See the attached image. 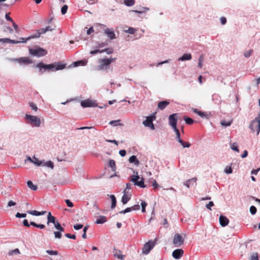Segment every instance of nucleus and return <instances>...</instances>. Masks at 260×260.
<instances>
[{
  "mask_svg": "<svg viewBox=\"0 0 260 260\" xmlns=\"http://www.w3.org/2000/svg\"><path fill=\"white\" fill-rule=\"evenodd\" d=\"M36 67L39 68L40 71L42 73H44L45 71L54 72L63 69L66 67V64H62L59 62H55L49 64L39 62L36 64Z\"/></svg>",
  "mask_w": 260,
  "mask_h": 260,
  "instance_id": "nucleus-1",
  "label": "nucleus"
},
{
  "mask_svg": "<svg viewBox=\"0 0 260 260\" xmlns=\"http://www.w3.org/2000/svg\"><path fill=\"white\" fill-rule=\"evenodd\" d=\"M115 58H103L98 61L99 66L97 70L99 71H108L110 69V64L115 60Z\"/></svg>",
  "mask_w": 260,
  "mask_h": 260,
  "instance_id": "nucleus-2",
  "label": "nucleus"
},
{
  "mask_svg": "<svg viewBox=\"0 0 260 260\" xmlns=\"http://www.w3.org/2000/svg\"><path fill=\"white\" fill-rule=\"evenodd\" d=\"M133 173L134 175L131 177V181L134 183L135 185L145 188L146 185L144 184V178L139 177L137 171L133 170Z\"/></svg>",
  "mask_w": 260,
  "mask_h": 260,
  "instance_id": "nucleus-3",
  "label": "nucleus"
},
{
  "mask_svg": "<svg viewBox=\"0 0 260 260\" xmlns=\"http://www.w3.org/2000/svg\"><path fill=\"white\" fill-rule=\"evenodd\" d=\"M25 118L28 123L36 127H40L41 125V120L39 117L37 116L26 114Z\"/></svg>",
  "mask_w": 260,
  "mask_h": 260,
  "instance_id": "nucleus-4",
  "label": "nucleus"
},
{
  "mask_svg": "<svg viewBox=\"0 0 260 260\" xmlns=\"http://www.w3.org/2000/svg\"><path fill=\"white\" fill-rule=\"evenodd\" d=\"M29 52L31 55L38 57L44 56L47 53L45 49L40 47L36 49L30 48Z\"/></svg>",
  "mask_w": 260,
  "mask_h": 260,
  "instance_id": "nucleus-5",
  "label": "nucleus"
},
{
  "mask_svg": "<svg viewBox=\"0 0 260 260\" xmlns=\"http://www.w3.org/2000/svg\"><path fill=\"white\" fill-rule=\"evenodd\" d=\"M155 244V241L152 240H150L146 243L142 248V253L144 254H148L151 250L153 248Z\"/></svg>",
  "mask_w": 260,
  "mask_h": 260,
  "instance_id": "nucleus-6",
  "label": "nucleus"
},
{
  "mask_svg": "<svg viewBox=\"0 0 260 260\" xmlns=\"http://www.w3.org/2000/svg\"><path fill=\"white\" fill-rule=\"evenodd\" d=\"M155 118L154 115L147 116L146 119L143 121V124L146 126L150 128L151 129H154L155 127L153 123V120Z\"/></svg>",
  "mask_w": 260,
  "mask_h": 260,
  "instance_id": "nucleus-7",
  "label": "nucleus"
},
{
  "mask_svg": "<svg viewBox=\"0 0 260 260\" xmlns=\"http://www.w3.org/2000/svg\"><path fill=\"white\" fill-rule=\"evenodd\" d=\"M98 105L96 101L91 99H87L81 102V106L83 108L94 107Z\"/></svg>",
  "mask_w": 260,
  "mask_h": 260,
  "instance_id": "nucleus-8",
  "label": "nucleus"
},
{
  "mask_svg": "<svg viewBox=\"0 0 260 260\" xmlns=\"http://www.w3.org/2000/svg\"><path fill=\"white\" fill-rule=\"evenodd\" d=\"M184 242L182 237L179 234H175L173 239V244L176 247L180 246Z\"/></svg>",
  "mask_w": 260,
  "mask_h": 260,
  "instance_id": "nucleus-9",
  "label": "nucleus"
},
{
  "mask_svg": "<svg viewBox=\"0 0 260 260\" xmlns=\"http://www.w3.org/2000/svg\"><path fill=\"white\" fill-rule=\"evenodd\" d=\"M177 115V113H174L173 114H171L169 117V124L170 126L172 127L173 129H174L176 127V124H177V118L176 116Z\"/></svg>",
  "mask_w": 260,
  "mask_h": 260,
  "instance_id": "nucleus-10",
  "label": "nucleus"
},
{
  "mask_svg": "<svg viewBox=\"0 0 260 260\" xmlns=\"http://www.w3.org/2000/svg\"><path fill=\"white\" fill-rule=\"evenodd\" d=\"M183 254V250L181 249H177L172 252V256L176 259H180Z\"/></svg>",
  "mask_w": 260,
  "mask_h": 260,
  "instance_id": "nucleus-11",
  "label": "nucleus"
},
{
  "mask_svg": "<svg viewBox=\"0 0 260 260\" xmlns=\"http://www.w3.org/2000/svg\"><path fill=\"white\" fill-rule=\"evenodd\" d=\"M104 33L110 39L113 40L115 39V34L112 29L106 28L104 30Z\"/></svg>",
  "mask_w": 260,
  "mask_h": 260,
  "instance_id": "nucleus-12",
  "label": "nucleus"
},
{
  "mask_svg": "<svg viewBox=\"0 0 260 260\" xmlns=\"http://www.w3.org/2000/svg\"><path fill=\"white\" fill-rule=\"evenodd\" d=\"M219 221L220 224L222 226H225L227 225L229 222V220L228 218L224 216L220 215L219 218Z\"/></svg>",
  "mask_w": 260,
  "mask_h": 260,
  "instance_id": "nucleus-13",
  "label": "nucleus"
},
{
  "mask_svg": "<svg viewBox=\"0 0 260 260\" xmlns=\"http://www.w3.org/2000/svg\"><path fill=\"white\" fill-rule=\"evenodd\" d=\"M113 255L115 257L121 260H123L125 257V255L121 254L120 250L115 248H114L113 249Z\"/></svg>",
  "mask_w": 260,
  "mask_h": 260,
  "instance_id": "nucleus-14",
  "label": "nucleus"
},
{
  "mask_svg": "<svg viewBox=\"0 0 260 260\" xmlns=\"http://www.w3.org/2000/svg\"><path fill=\"white\" fill-rule=\"evenodd\" d=\"M258 126H259L258 122L257 120H256V119H254L251 122L249 126V128L252 132H255V129Z\"/></svg>",
  "mask_w": 260,
  "mask_h": 260,
  "instance_id": "nucleus-15",
  "label": "nucleus"
},
{
  "mask_svg": "<svg viewBox=\"0 0 260 260\" xmlns=\"http://www.w3.org/2000/svg\"><path fill=\"white\" fill-rule=\"evenodd\" d=\"M197 179L196 178H193L192 179H189L184 182V185L186 186L187 188L190 187V186H193L196 184Z\"/></svg>",
  "mask_w": 260,
  "mask_h": 260,
  "instance_id": "nucleus-16",
  "label": "nucleus"
},
{
  "mask_svg": "<svg viewBox=\"0 0 260 260\" xmlns=\"http://www.w3.org/2000/svg\"><path fill=\"white\" fill-rule=\"evenodd\" d=\"M42 34H44L41 32V28L39 29H38L35 34L29 36L28 37L25 38L26 41L30 40L31 39L38 38L40 37V36Z\"/></svg>",
  "mask_w": 260,
  "mask_h": 260,
  "instance_id": "nucleus-17",
  "label": "nucleus"
},
{
  "mask_svg": "<svg viewBox=\"0 0 260 260\" xmlns=\"http://www.w3.org/2000/svg\"><path fill=\"white\" fill-rule=\"evenodd\" d=\"M56 221L57 220H56V218L53 216L52 215L51 212H49L47 215V224L49 225L50 223L54 224L55 223Z\"/></svg>",
  "mask_w": 260,
  "mask_h": 260,
  "instance_id": "nucleus-18",
  "label": "nucleus"
},
{
  "mask_svg": "<svg viewBox=\"0 0 260 260\" xmlns=\"http://www.w3.org/2000/svg\"><path fill=\"white\" fill-rule=\"evenodd\" d=\"M192 56L190 53H185L181 57H179L178 61L190 60L191 59Z\"/></svg>",
  "mask_w": 260,
  "mask_h": 260,
  "instance_id": "nucleus-19",
  "label": "nucleus"
},
{
  "mask_svg": "<svg viewBox=\"0 0 260 260\" xmlns=\"http://www.w3.org/2000/svg\"><path fill=\"white\" fill-rule=\"evenodd\" d=\"M46 213V211H42L41 212L37 210L28 211L27 213L34 216H40L45 214Z\"/></svg>",
  "mask_w": 260,
  "mask_h": 260,
  "instance_id": "nucleus-20",
  "label": "nucleus"
},
{
  "mask_svg": "<svg viewBox=\"0 0 260 260\" xmlns=\"http://www.w3.org/2000/svg\"><path fill=\"white\" fill-rule=\"evenodd\" d=\"M130 163H134L136 166H138L140 164L139 160L137 158L135 155L131 156L128 159Z\"/></svg>",
  "mask_w": 260,
  "mask_h": 260,
  "instance_id": "nucleus-21",
  "label": "nucleus"
},
{
  "mask_svg": "<svg viewBox=\"0 0 260 260\" xmlns=\"http://www.w3.org/2000/svg\"><path fill=\"white\" fill-rule=\"evenodd\" d=\"M15 60L19 63H23L25 64H29L31 63V61L30 59H29L27 57H20Z\"/></svg>",
  "mask_w": 260,
  "mask_h": 260,
  "instance_id": "nucleus-22",
  "label": "nucleus"
},
{
  "mask_svg": "<svg viewBox=\"0 0 260 260\" xmlns=\"http://www.w3.org/2000/svg\"><path fill=\"white\" fill-rule=\"evenodd\" d=\"M169 102L167 101H161L158 104V108L160 110L164 109L168 105Z\"/></svg>",
  "mask_w": 260,
  "mask_h": 260,
  "instance_id": "nucleus-23",
  "label": "nucleus"
},
{
  "mask_svg": "<svg viewBox=\"0 0 260 260\" xmlns=\"http://www.w3.org/2000/svg\"><path fill=\"white\" fill-rule=\"evenodd\" d=\"M106 222V217L104 216H100L99 218L97 219L95 221L96 224H103Z\"/></svg>",
  "mask_w": 260,
  "mask_h": 260,
  "instance_id": "nucleus-24",
  "label": "nucleus"
},
{
  "mask_svg": "<svg viewBox=\"0 0 260 260\" xmlns=\"http://www.w3.org/2000/svg\"><path fill=\"white\" fill-rule=\"evenodd\" d=\"M27 185L28 187L32 190H36L38 189L37 185L34 184L31 181H28L27 182Z\"/></svg>",
  "mask_w": 260,
  "mask_h": 260,
  "instance_id": "nucleus-25",
  "label": "nucleus"
},
{
  "mask_svg": "<svg viewBox=\"0 0 260 260\" xmlns=\"http://www.w3.org/2000/svg\"><path fill=\"white\" fill-rule=\"evenodd\" d=\"M110 198L111 199V201H112V204H111V208L112 209H114V208H115V207L116 206V198H115V197L114 195L112 194V195L110 196Z\"/></svg>",
  "mask_w": 260,
  "mask_h": 260,
  "instance_id": "nucleus-26",
  "label": "nucleus"
},
{
  "mask_svg": "<svg viewBox=\"0 0 260 260\" xmlns=\"http://www.w3.org/2000/svg\"><path fill=\"white\" fill-rule=\"evenodd\" d=\"M42 165L43 166L48 167V168H50L51 169H52L54 167L53 162L50 160L47 161L46 162H42Z\"/></svg>",
  "mask_w": 260,
  "mask_h": 260,
  "instance_id": "nucleus-27",
  "label": "nucleus"
},
{
  "mask_svg": "<svg viewBox=\"0 0 260 260\" xmlns=\"http://www.w3.org/2000/svg\"><path fill=\"white\" fill-rule=\"evenodd\" d=\"M130 200V197L124 193L122 197L121 202L123 204H126Z\"/></svg>",
  "mask_w": 260,
  "mask_h": 260,
  "instance_id": "nucleus-28",
  "label": "nucleus"
},
{
  "mask_svg": "<svg viewBox=\"0 0 260 260\" xmlns=\"http://www.w3.org/2000/svg\"><path fill=\"white\" fill-rule=\"evenodd\" d=\"M54 29H55V27L54 28H53L50 26H48L46 27L45 28H41V31L42 33L45 34L47 31H52Z\"/></svg>",
  "mask_w": 260,
  "mask_h": 260,
  "instance_id": "nucleus-29",
  "label": "nucleus"
},
{
  "mask_svg": "<svg viewBox=\"0 0 260 260\" xmlns=\"http://www.w3.org/2000/svg\"><path fill=\"white\" fill-rule=\"evenodd\" d=\"M20 40L21 41H15V40H8L9 41V43H13V44H18V43H26V40L25 38H20Z\"/></svg>",
  "mask_w": 260,
  "mask_h": 260,
  "instance_id": "nucleus-30",
  "label": "nucleus"
},
{
  "mask_svg": "<svg viewBox=\"0 0 260 260\" xmlns=\"http://www.w3.org/2000/svg\"><path fill=\"white\" fill-rule=\"evenodd\" d=\"M30 224L31 225H32V226L36 227V228H39L40 229H43L45 228V225L44 224H37V223H36V222H35L34 221H31L30 222Z\"/></svg>",
  "mask_w": 260,
  "mask_h": 260,
  "instance_id": "nucleus-31",
  "label": "nucleus"
},
{
  "mask_svg": "<svg viewBox=\"0 0 260 260\" xmlns=\"http://www.w3.org/2000/svg\"><path fill=\"white\" fill-rule=\"evenodd\" d=\"M87 63V61L84 60H79L75 61L73 63L74 67H78L79 66H85Z\"/></svg>",
  "mask_w": 260,
  "mask_h": 260,
  "instance_id": "nucleus-32",
  "label": "nucleus"
},
{
  "mask_svg": "<svg viewBox=\"0 0 260 260\" xmlns=\"http://www.w3.org/2000/svg\"><path fill=\"white\" fill-rule=\"evenodd\" d=\"M54 228L58 231H64V229L61 226L60 223L57 220L55 223L53 224Z\"/></svg>",
  "mask_w": 260,
  "mask_h": 260,
  "instance_id": "nucleus-33",
  "label": "nucleus"
},
{
  "mask_svg": "<svg viewBox=\"0 0 260 260\" xmlns=\"http://www.w3.org/2000/svg\"><path fill=\"white\" fill-rule=\"evenodd\" d=\"M20 253V252L18 248H16L13 250H11L9 252L8 255H18Z\"/></svg>",
  "mask_w": 260,
  "mask_h": 260,
  "instance_id": "nucleus-34",
  "label": "nucleus"
},
{
  "mask_svg": "<svg viewBox=\"0 0 260 260\" xmlns=\"http://www.w3.org/2000/svg\"><path fill=\"white\" fill-rule=\"evenodd\" d=\"M230 148L234 151L237 152H239V150L238 148V146L236 143H233L230 144Z\"/></svg>",
  "mask_w": 260,
  "mask_h": 260,
  "instance_id": "nucleus-35",
  "label": "nucleus"
},
{
  "mask_svg": "<svg viewBox=\"0 0 260 260\" xmlns=\"http://www.w3.org/2000/svg\"><path fill=\"white\" fill-rule=\"evenodd\" d=\"M109 166L113 171H115L116 169L115 162L113 159H111L109 161Z\"/></svg>",
  "mask_w": 260,
  "mask_h": 260,
  "instance_id": "nucleus-36",
  "label": "nucleus"
},
{
  "mask_svg": "<svg viewBox=\"0 0 260 260\" xmlns=\"http://www.w3.org/2000/svg\"><path fill=\"white\" fill-rule=\"evenodd\" d=\"M124 3L126 6L131 7L135 4V0H124Z\"/></svg>",
  "mask_w": 260,
  "mask_h": 260,
  "instance_id": "nucleus-37",
  "label": "nucleus"
},
{
  "mask_svg": "<svg viewBox=\"0 0 260 260\" xmlns=\"http://www.w3.org/2000/svg\"><path fill=\"white\" fill-rule=\"evenodd\" d=\"M183 119L185 121L186 123H187L188 124H191L194 122V121L192 119H191V118H189L188 117H187V116H184L183 117Z\"/></svg>",
  "mask_w": 260,
  "mask_h": 260,
  "instance_id": "nucleus-38",
  "label": "nucleus"
},
{
  "mask_svg": "<svg viewBox=\"0 0 260 260\" xmlns=\"http://www.w3.org/2000/svg\"><path fill=\"white\" fill-rule=\"evenodd\" d=\"M62 231H55L54 232L53 234L54 235V237L56 239H60L61 237H62V234H61V232Z\"/></svg>",
  "mask_w": 260,
  "mask_h": 260,
  "instance_id": "nucleus-39",
  "label": "nucleus"
},
{
  "mask_svg": "<svg viewBox=\"0 0 260 260\" xmlns=\"http://www.w3.org/2000/svg\"><path fill=\"white\" fill-rule=\"evenodd\" d=\"M179 143L182 145L183 148H189L190 146V144L187 142H184L182 140H180Z\"/></svg>",
  "mask_w": 260,
  "mask_h": 260,
  "instance_id": "nucleus-40",
  "label": "nucleus"
},
{
  "mask_svg": "<svg viewBox=\"0 0 260 260\" xmlns=\"http://www.w3.org/2000/svg\"><path fill=\"white\" fill-rule=\"evenodd\" d=\"M34 160L32 163L37 166H40L42 164V161L39 160V159L35 156L33 157Z\"/></svg>",
  "mask_w": 260,
  "mask_h": 260,
  "instance_id": "nucleus-41",
  "label": "nucleus"
},
{
  "mask_svg": "<svg viewBox=\"0 0 260 260\" xmlns=\"http://www.w3.org/2000/svg\"><path fill=\"white\" fill-rule=\"evenodd\" d=\"M203 60H204V56L203 55H201L200 57L199 58L198 61V67L200 68H202L203 67Z\"/></svg>",
  "mask_w": 260,
  "mask_h": 260,
  "instance_id": "nucleus-42",
  "label": "nucleus"
},
{
  "mask_svg": "<svg viewBox=\"0 0 260 260\" xmlns=\"http://www.w3.org/2000/svg\"><path fill=\"white\" fill-rule=\"evenodd\" d=\"M174 132H175L176 133V139L178 141V142L179 141H180V140H181L182 139L180 138V132H179V131L177 128H175L174 129Z\"/></svg>",
  "mask_w": 260,
  "mask_h": 260,
  "instance_id": "nucleus-43",
  "label": "nucleus"
},
{
  "mask_svg": "<svg viewBox=\"0 0 260 260\" xmlns=\"http://www.w3.org/2000/svg\"><path fill=\"white\" fill-rule=\"evenodd\" d=\"M120 120H112L110 121L109 124L113 126L122 125L121 123H119Z\"/></svg>",
  "mask_w": 260,
  "mask_h": 260,
  "instance_id": "nucleus-44",
  "label": "nucleus"
},
{
  "mask_svg": "<svg viewBox=\"0 0 260 260\" xmlns=\"http://www.w3.org/2000/svg\"><path fill=\"white\" fill-rule=\"evenodd\" d=\"M136 30L133 27H129L128 29L124 30V31L125 33H128L129 34H134L136 32Z\"/></svg>",
  "mask_w": 260,
  "mask_h": 260,
  "instance_id": "nucleus-45",
  "label": "nucleus"
},
{
  "mask_svg": "<svg viewBox=\"0 0 260 260\" xmlns=\"http://www.w3.org/2000/svg\"><path fill=\"white\" fill-rule=\"evenodd\" d=\"M148 10H149V9L148 8L143 7L141 11L136 10V11H134V12H135L137 13H138V14H142V13H145L146 12L148 11Z\"/></svg>",
  "mask_w": 260,
  "mask_h": 260,
  "instance_id": "nucleus-46",
  "label": "nucleus"
},
{
  "mask_svg": "<svg viewBox=\"0 0 260 260\" xmlns=\"http://www.w3.org/2000/svg\"><path fill=\"white\" fill-rule=\"evenodd\" d=\"M46 252L51 255H56L58 254V252L56 250H47Z\"/></svg>",
  "mask_w": 260,
  "mask_h": 260,
  "instance_id": "nucleus-47",
  "label": "nucleus"
},
{
  "mask_svg": "<svg viewBox=\"0 0 260 260\" xmlns=\"http://www.w3.org/2000/svg\"><path fill=\"white\" fill-rule=\"evenodd\" d=\"M3 30L5 32H8L10 34H12L13 32V29L10 26H5L3 28Z\"/></svg>",
  "mask_w": 260,
  "mask_h": 260,
  "instance_id": "nucleus-48",
  "label": "nucleus"
},
{
  "mask_svg": "<svg viewBox=\"0 0 260 260\" xmlns=\"http://www.w3.org/2000/svg\"><path fill=\"white\" fill-rule=\"evenodd\" d=\"M147 204L144 201H142L141 202V206L142 207V212H146V210H145V208H146V207L147 206Z\"/></svg>",
  "mask_w": 260,
  "mask_h": 260,
  "instance_id": "nucleus-49",
  "label": "nucleus"
},
{
  "mask_svg": "<svg viewBox=\"0 0 260 260\" xmlns=\"http://www.w3.org/2000/svg\"><path fill=\"white\" fill-rule=\"evenodd\" d=\"M252 52V50H249L248 51H246L244 53V56L246 58H249L251 56Z\"/></svg>",
  "mask_w": 260,
  "mask_h": 260,
  "instance_id": "nucleus-50",
  "label": "nucleus"
},
{
  "mask_svg": "<svg viewBox=\"0 0 260 260\" xmlns=\"http://www.w3.org/2000/svg\"><path fill=\"white\" fill-rule=\"evenodd\" d=\"M232 124V121H225V120H222L221 121V124L223 126H230Z\"/></svg>",
  "mask_w": 260,
  "mask_h": 260,
  "instance_id": "nucleus-51",
  "label": "nucleus"
},
{
  "mask_svg": "<svg viewBox=\"0 0 260 260\" xmlns=\"http://www.w3.org/2000/svg\"><path fill=\"white\" fill-rule=\"evenodd\" d=\"M250 260H258L257 253L256 252L252 253L250 257Z\"/></svg>",
  "mask_w": 260,
  "mask_h": 260,
  "instance_id": "nucleus-52",
  "label": "nucleus"
},
{
  "mask_svg": "<svg viewBox=\"0 0 260 260\" xmlns=\"http://www.w3.org/2000/svg\"><path fill=\"white\" fill-rule=\"evenodd\" d=\"M256 208L254 206H251L250 207V212L252 215H254L256 212Z\"/></svg>",
  "mask_w": 260,
  "mask_h": 260,
  "instance_id": "nucleus-53",
  "label": "nucleus"
},
{
  "mask_svg": "<svg viewBox=\"0 0 260 260\" xmlns=\"http://www.w3.org/2000/svg\"><path fill=\"white\" fill-rule=\"evenodd\" d=\"M29 105L32 110H34L35 111H37L38 107L35 104H34V103H30Z\"/></svg>",
  "mask_w": 260,
  "mask_h": 260,
  "instance_id": "nucleus-54",
  "label": "nucleus"
},
{
  "mask_svg": "<svg viewBox=\"0 0 260 260\" xmlns=\"http://www.w3.org/2000/svg\"><path fill=\"white\" fill-rule=\"evenodd\" d=\"M131 208V211H137V210H139L140 208V206L138 204H137V205H135L132 207H130Z\"/></svg>",
  "mask_w": 260,
  "mask_h": 260,
  "instance_id": "nucleus-55",
  "label": "nucleus"
},
{
  "mask_svg": "<svg viewBox=\"0 0 260 260\" xmlns=\"http://www.w3.org/2000/svg\"><path fill=\"white\" fill-rule=\"evenodd\" d=\"M198 115H199L200 117H201L202 118H208V115H207V114L206 113L204 112H202V111H200L199 112Z\"/></svg>",
  "mask_w": 260,
  "mask_h": 260,
  "instance_id": "nucleus-56",
  "label": "nucleus"
},
{
  "mask_svg": "<svg viewBox=\"0 0 260 260\" xmlns=\"http://www.w3.org/2000/svg\"><path fill=\"white\" fill-rule=\"evenodd\" d=\"M107 49H104V50H102L101 51L99 50H92V51H91L90 52V53L91 54V55H94V54H95L98 53H102V52H104V51H106Z\"/></svg>",
  "mask_w": 260,
  "mask_h": 260,
  "instance_id": "nucleus-57",
  "label": "nucleus"
},
{
  "mask_svg": "<svg viewBox=\"0 0 260 260\" xmlns=\"http://www.w3.org/2000/svg\"><path fill=\"white\" fill-rule=\"evenodd\" d=\"M67 10H68V6L67 5H64L61 8V12L62 14H63V15L67 13Z\"/></svg>",
  "mask_w": 260,
  "mask_h": 260,
  "instance_id": "nucleus-58",
  "label": "nucleus"
},
{
  "mask_svg": "<svg viewBox=\"0 0 260 260\" xmlns=\"http://www.w3.org/2000/svg\"><path fill=\"white\" fill-rule=\"evenodd\" d=\"M224 172L227 174H230L232 173L233 171H232L231 167H226L225 168Z\"/></svg>",
  "mask_w": 260,
  "mask_h": 260,
  "instance_id": "nucleus-59",
  "label": "nucleus"
},
{
  "mask_svg": "<svg viewBox=\"0 0 260 260\" xmlns=\"http://www.w3.org/2000/svg\"><path fill=\"white\" fill-rule=\"evenodd\" d=\"M15 216L17 218H24L26 217V214L25 213H20L18 212Z\"/></svg>",
  "mask_w": 260,
  "mask_h": 260,
  "instance_id": "nucleus-60",
  "label": "nucleus"
},
{
  "mask_svg": "<svg viewBox=\"0 0 260 260\" xmlns=\"http://www.w3.org/2000/svg\"><path fill=\"white\" fill-rule=\"evenodd\" d=\"M83 228V225L81 224H77L74 225V228L76 230H79Z\"/></svg>",
  "mask_w": 260,
  "mask_h": 260,
  "instance_id": "nucleus-61",
  "label": "nucleus"
},
{
  "mask_svg": "<svg viewBox=\"0 0 260 260\" xmlns=\"http://www.w3.org/2000/svg\"><path fill=\"white\" fill-rule=\"evenodd\" d=\"M65 202L68 207H73V204L72 202H71L70 201V200H69V199L66 200Z\"/></svg>",
  "mask_w": 260,
  "mask_h": 260,
  "instance_id": "nucleus-62",
  "label": "nucleus"
},
{
  "mask_svg": "<svg viewBox=\"0 0 260 260\" xmlns=\"http://www.w3.org/2000/svg\"><path fill=\"white\" fill-rule=\"evenodd\" d=\"M65 236L68 238L72 239H76V235H71L70 234H66L65 235Z\"/></svg>",
  "mask_w": 260,
  "mask_h": 260,
  "instance_id": "nucleus-63",
  "label": "nucleus"
},
{
  "mask_svg": "<svg viewBox=\"0 0 260 260\" xmlns=\"http://www.w3.org/2000/svg\"><path fill=\"white\" fill-rule=\"evenodd\" d=\"M214 206V203L213 202L210 201L209 202L208 204L206 205V208L211 210V207Z\"/></svg>",
  "mask_w": 260,
  "mask_h": 260,
  "instance_id": "nucleus-64",
  "label": "nucleus"
}]
</instances>
